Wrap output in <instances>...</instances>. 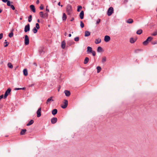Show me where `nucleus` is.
Instances as JSON below:
<instances>
[{
    "mask_svg": "<svg viewBox=\"0 0 157 157\" xmlns=\"http://www.w3.org/2000/svg\"><path fill=\"white\" fill-rule=\"evenodd\" d=\"M74 18L73 17L71 19L70 21H72L74 20Z\"/></svg>",
    "mask_w": 157,
    "mask_h": 157,
    "instance_id": "obj_62",
    "label": "nucleus"
},
{
    "mask_svg": "<svg viewBox=\"0 0 157 157\" xmlns=\"http://www.w3.org/2000/svg\"><path fill=\"white\" fill-rule=\"evenodd\" d=\"M114 12L113 8L112 7H110L109 8L107 11V14L108 16H111Z\"/></svg>",
    "mask_w": 157,
    "mask_h": 157,
    "instance_id": "obj_1",
    "label": "nucleus"
},
{
    "mask_svg": "<svg viewBox=\"0 0 157 157\" xmlns=\"http://www.w3.org/2000/svg\"><path fill=\"white\" fill-rule=\"evenodd\" d=\"M13 29H12L10 33L8 35V36L10 38H11L13 36Z\"/></svg>",
    "mask_w": 157,
    "mask_h": 157,
    "instance_id": "obj_31",
    "label": "nucleus"
},
{
    "mask_svg": "<svg viewBox=\"0 0 157 157\" xmlns=\"http://www.w3.org/2000/svg\"><path fill=\"white\" fill-rule=\"evenodd\" d=\"M104 50L100 46H99L97 49V51L98 52H103Z\"/></svg>",
    "mask_w": 157,
    "mask_h": 157,
    "instance_id": "obj_19",
    "label": "nucleus"
},
{
    "mask_svg": "<svg viewBox=\"0 0 157 157\" xmlns=\"http://www.w3.org/2000/svg\"><path fill=\"white\" fill-rule=\"evenodd\" d=\"M34 123V121L33 120H31L29 121V122L28 123L26 124L27 126H29L32 125Z\"/></svg>",
    "mask_w": 157,
    "mask_h": 157,
    "instance_id": "obj_25",
    "label": "nucleus"
},
{
    "mask_svg": "<svg viewBox=\"0 0 157 157\" xmlns=\"http://www.w3.org/2000/svg\"><path fill=\"white\" fill-rule=\"evenodd\" d=\"M79 17L81 19H82L84 18V12L83 10H82L79 15Z\"/></svg>",
    "mask_w": 157,
    "mask_h": 157,
    "instance_id": "obj_13",
    "label": "nucleus"
},
{
    "mask_svg": "<svg viewBox=\"0 0 157 157\" xmlns=\"http://www.w3.org/2000/svg\"><path fill=\"white\" fill-rule=\"evenodd\" d=\"M80 27L82 28H83L84 26V23L82 21H80Z\"/></svg>",
    "mask_w": 157,
    "mask_h": 157,
    "instance_id": "obj_40",
    "label": "nucleus"
},
{
    "mask_svg": "<svg viewBox=\"0 0 157 157\" xmlns=\"http://www.w3.org/2000/svg\"><path fill=\"white\" fill-rule=\"evenodd\" d=\"M89 60V59L88 57H86L84 60V64H86L88 62Z\"/></svg>",
    "mask_w": 157,
    "mask_h": 157,
    "instance_id": "obj_24",
    "label": "nucleus"
},
{
    "mask_svg": "<svg viewBox=\"0 0 157 157\" xmlns=\"http://www.w3.org/2000/svg\"><path fill=\"white\" fill-rule=\"evenodd\" d=\"M52 97H50L48 99L46 102V104H48V102L50 101H54V100L52 99Z\"/></svg>",
    "mask_w": 157,
    "mask_h": 157,
    "instance_id": "obj_23",
    "label": "nucleus"
},
{
    "mask_svg": "<svg viewBox=\"0 0 157 157\" xmlns=\"http://www.w3.org/2000/svg\"><path fill=\"white\" fill-rule=\"evenodd\" d=\"M6 2L7 5L9 6H10L11 5V3H13V2H11L10 0H8V2Z\"/></svg>",
    "mask_w": 157,
    "mask_h": 157,
    "instance_id": "obj_41",
    "label": "nucleus"
},
{
    "mask_svg": "<svg viewBox=\"0 0 157 157\" xmlns=\"http://www.w3.org/2000/svg\"><path fill=\"white\" fill-rule=\"evenodd\" d=\"M7 66L8 67L10 68H13V66L12 63H9L7 64Z\"/></svg>",
    "mask_w": 157,
    "mask_h": 157,
    "instance_id": "obj_34",
    "label": "nucleus"
},
{
    "mask_svg": "<svg viewBox=\"0 0 157 157\" xmlns=\"http://www.w3.org/2000/svg\"><path fill=\"white\" fill-rule=\"evenodd\" d=\"M101 67L100 66H98L97 67V72L98 73H99L101 70Z\"/></svg>",
    "mask_w": 157,
    "mask_h": 157,
    "instance_id": "obj_32",
    "label": "nucleus"
},
{
    "mask_svg": "<svg viewBox=\"0 0 157 157\" xmlns=\"http://www.w3.org/2000/svg\"><path fill=\"white\" fill-rule=\"evenodd\" d=\"M64 104L61 105V107L63 109H64L67 108L68 105V101L67 100L64 99Z\"/></svg>",
    "mask_w": 157,
    "mask_h": 157,
    "instance_id": "obj_6",
    "label": "nucleus"
},
{
    "mask_svg": "<svg viewBox=\"0 0 157 157\" xmlns=\"http://www.w3.org/2000/svg\"><path fill=\"white\" fill-rule=\"evenodd\" d=\"M37 22H38V23H40V20L39 19H38L37 20Z\"/></svg>",
    "mask_w": 157,
    "mask_h": 157,
    "instance_id": "obj_63",
    "label": "nucleus"
},
{
    "mask_svg": "<svg viewBox=\"0 0 157 157\" xmlns=\"http://www.w3.org/2000/svg\"><path fill=\"white\" fill-rule=\"evenodd\" d=\"M30 7L31 10L33 12H36V9L35 6L33 5H31L30 6Z\"/></svg>",
    "mask_w": 157,
    "mask_h": 157,
    "instance_id": "obj_15",
    "label": "nucleus"
},
{
    "mask_svg": "<svg viewBox=\"0 0 157 157\" xmlns=\"http://www.w3.org/2000/svg\"><path fill=\"white\" fill-rule=\"evenodd\" d=\"M142 30L141 29H140L137 31L136 33L138 35H140L142 33Z\"/></svg>",
    "mask_w": 157,
    "mask_h": 157,
    "instance_id": "obj_30",
    "label": "nucleus"
},
{
    "mask_svg": "<svg viewBox=\"0 0 157 157\" xmlns=\"http://www.w3.org/2000/svg\"><path fill=\"white\" fill-rule=\"evenodd\" d=\"M35 28H36L38 30L40 29V25L38 23H36V26L35 27Z\"/></svg>",
    "mask_w": 157,
    "mask_h": 157,
    "instance_id": "obj_42",
    "label": "nucleus"
},
{
    "mask_svg": "<svg viewBox=\"0 0 157 157\" xmlns=\"http://www.w3.org/2000/svg\"><path fill=\"white\" fill-rule=\"evenodd\" d=\"M58 5L59 6H61V7H62L63 6V5H60V2H59L58 4Z\"/></svg>",
    "mask_w": 157,
    "mask_h": 157,
    "instance_id": "obj_58",
    "label": "nucleus"
},
{
    "mask_svg": "<svg viewBox=\"0 0 157 157\" xmlns=\"http://www.w3.org/2000/svg\"><path fill=\"white\" fill-rule=\"evenodd\" d=\"M8 0H2V1L4 3H6V2H8Z\"/></svg>",
    "mask_w": 157,
    "mask_h": 157,
    "instance_id": "obj_57",
    "label": "nucleus"
},
{
    "mask_svg": "<svg viewBox=\"0 0 157 157\" xmlns=\"http://www.w3.org/2000/svg\"><path fill=\"white\" fill-rule=\"evenodd\" d=\"M90 53H92L93 56H95L96 55V52L94 51H93Z\"/></svg>",
    "mask_w": 157,
    "mask_h": 157,
    "instance_id": "obj_47",
    "label": "nucleus"
},
{
    "mask_svg": "<svg viewBox=\"0 0 157 157\" xmlns=\"http://www.w3.org/2000/svg\"><path fill=\"white\" fill-rule=\"evenodd\" d=\"M110 37L109 36L106 35L104 37V40L105 42H108L110 40Z\"/></svg>",
    "mask_w": 157,
    "mask_h": 157,
    "instance_id": "obj_10",
    "label": "nucleus"
},
{
    "mask_svg": "<svg viewBox=\"0 0 157 157\" xmlns=\"http://www.w3.org/2000/svg\"><path fill=\"white\" fill-rule=\"evenodd\" d=\"M36 4H38L39 3V0H37L36 2Z\"/></svg>",
    "mask_w": 157,
    "mask_h": 157,
    "instance_id": "obj_61",
    "label": "nucleus"
},
{
    "mask_svg": "<svg viewBox=\"0 0 157 157\" xmlns=\"http://www.w3.org/2000/svg\"><path fill=\"white\" fill-rule=\"evenodd\" d=\"M75 42L72 40H69L67 42V45L69 46H71L72 45L74 44Z\"/></svg>",
    "mask_w": 157,
    "mask_h": 157,
    "instance_id": "obj_14",
    "label": "nucleus"
},
{
    "mask_svg": "<svg viewBox=\"0 0 157 157\" xmlns=\"http://www.w3.org/2000/svg\"><path fill=\"white\" fill-rule=\"evenodd\" d=\"M10 7L13 10H15V7L13 5H11Z\"/></svg>",
    "mask_w": 157,
    "mask_h": 157,
    "instance_id": "obj_48",
    "label": "nucleus"
},
{
    "mask_svg": "<svg viewBox=\"0 0 157 157\" xmlns=\"http://www.w3.org/2000/svg\"><path fill=\"white\" fill-rule=\"evenodd\" d=\"M151 44H152L153 45H155V44H156V42L155 41L152 42H151Z\"/></svg>",
    "mask_w": 157,
    "mask_h": 157,
    "instance_id": "obj_59",
    "label": "nucleus"
},
{
    "mask_svg": "<svg viewBox=\"0 0 157 157\" xmlns=\"http://www.w3.org/2000/svg\"><path fill=\"white\" fill-rule=\"evenodd\" d=\"M4 96L3 94L1 95L0 96V100L2 98H4Z\"/></svg>",
    "mask_w": 157,
    "mask_h": 157,
    "instance_id": "obj_53",
    "label": "nucleus"
},
{
    "mask_svg": "<svg viewBox=\"0 0 157 157\" xmlns=\"http://www.w3.org/2000/svg\"><path fill=\"white\" fill-rule=\"evenodd\" d=\"M41 108H39L37 111V117H40L41 116Z\"/></svg>",
    "mask_w": 157,
    "mask_h": 157,
    "instance_id": "obj_8",
    "label": "nucleus"
},
{
    "mask_svg": "<svg viewBox=\"0 0 157 157\" xmlns=\"http://www.w3.org/2000/svg\"><path fill=\"white\" fill-rule=\"evenodd\" d=\"M90 33L88 31H86L85 32L84 36L85 37H87L90 35Z\"/></svg>",
    "mask_w": 157,
    "mask_h": 157,
    "instance_id": "obj_21",
    "label": "nucleus"
},
{
    "mask_svg": "<svg viewBox=\"0 0 157 157\" xmlns=\"http://www.w3.org/2000/svg\"><path fill=\"white\" fill-rule=\"evenodd\" d=\"M57 112L58 111L57 109H55L52 110V113L53 115H55L57 113Z\"/></svg>",
    "mask_w": 157,
    "mask_h": 157,
    "instance_id": "obj_20",
    "label": "nucleus"
},
{
    "mask_svg": "<svg viewBox=\"0 0 157 157\" xmlns=\"http://www.w3.org/2000/svg\"><path fill=\"white\" fill-rule=\"evenodd\" d=\"M67 18V17L66 14L63 13V15L62 19L64 21H65Z\"/></svg>",
    "mask_w": 157,
    "mask_h": 157,
    "instance_id": "obj_28",
    "label": "nucleus"
},
{
    "mask_svg": "<svg viewBox=\"0 0 157 157\" xmlns=\"http://www.w3.org/2000/svg\"><path fill=\"white\" fill-rule=\"evenodd\" d=\"M64 93L65 94V95L67 97H69L71 94L70 92L68 90H65L64 91Z\"/></svg>",
    "mask_w": 157,
    "mask_h": 157,
    "instance_id": "obj_17",
    "label": "nucleus"
},
{
    "mask_svg": "<svg viewBox=\"0 0 157 157\" xmlns=\"http://www.w3.org/2000/svg\"><path fill=\"white\" fill-rule=\"evenodd\" d=\"M34 84H32L29 85V87H32L33 86H34Z\"/></svg>",
    "mask_w": 157,
    "mask_h": 157,
    "instance_id": "obj_60",
    "label": "nucleus"
},
{
    "mask_svg": "<svg viewBox=\"0 0 157 157\" xmlns=\"http://www.w3.org/2000/svg\"><path fill=\"white\" fill-rule=\"evenodd\" d=\"M11 89L10 88H9L5 91L4 96V99L6 98L8 95L10 94Z\"/></svg>",
    "mask_w": 157,
    "mask_h": 157,
    "instance_id": "obj_2",
    "label": "nucleus"
},
{
    "mask_svg": "<svg viewBox=\"0 0 157 157\" xmlns=\"http://www.w3.org/2000/svg\"><path fill=\"white\" fill-rule=\"evenodd\" d=\"M3 34L1 33L0 34V40L3 37Z\"/></svg>",
    "mask_w": 157,
    "mask_h": 157,
    "instance_id": "obj_52",
    "label": "nucleus"
},
{
    "mask_svg": "<svg viewBox=\"0 0 157 157\" xmlns=\"http://www.w3.org/2000/svg\"><path fill=\"white\" fill-rule=\"evenodd\" d=\"M67 14L68 15H70L71 14L72 12H69V11H67Z\"/></svg>",
    "mask_w": 157,
    "mask_h": 157,
    "instance_id": "obj_54",
    "label": "nucleus"
},
{
    "mask_svg": "<svg viewBox=\"0 0 157 157\" xmlns=\"http://www.w3.org/2000/svg\"><path fill=\"white\" fill-rule=\"evenodd\" d=\"M142 51V50L141 49H136L135 50V53H138L140 51Z\"/></svg>",
    "mask_w": 157,
    "mask_h": 157,
    "instance_id": "obj_46",
    "label": "nucleus"
},
{
    "mask_svg": "<svg viewBox=\"0 0 157 157\" xmlns=\"http://www.w3.org/2000/svg\"><path fill=\"white\" fill-rule=\"evenodd\" d=\"M57 121V119L56 117H54L51 119V122L52 124L56 123Z\"/></svg>",
    "mask_w": 157,
    "mask_h": 157,
    "instance_id": "obj_11",
    "label": "nucleus"
},
{
    "mask_svg": "<svg viewBox=\"0 0 157 157\" xmlns=\"http://www.w3.org/2000/svg\"><path fill=\"white\" fill-rule=\"evenodd\" d=\"M44 48L43 47H40L39 48L38 51L40 55H42L44 53Z\"/></svg>",
    "mask_w": 157,
    "mask_h": 157,
    "instance_id": "obj_7",
    "label": "nucleus"
},
{
    "mask_svg": "<svg viewBox=\"0 0 157 157\" xmlns=\"http://www.w3.org/2000/svg\"><path fill=\"white\" fill-rule=\"evenodd\" d=\"M66 42L65 40H63L61 43V47L63 49H64L65 47Z\"/></svg>",
    "mask_w": 157,
    "mask_h": 157,
    "instance_id": "obj_18",
    "label": "nucleus"
},
{
    "mask_svg": "<svg viewBox=\"0 0 157 157\" xmlns=\"http://www.w3.org/2000/svg\"><path fill=\"white\" fill-rule=\"evenodd\" d=\"M157 35V31L154 32L151 35L153 36H155Z\"/></svg>",
    "mask_w": 157,
    "mask_h": 157,
    "instance_id": "obj_51",
    "label": "nucleus"
},
{
    "mask_svg": "<svg viewBox=\"0 0 157 157\" xmlns=\"http://www.w3.org/2000/svg\"><path fill=\"white\" fill-rule=\"evenodd\" d=\"M29 39L28 35H25V36L24 43L26 45H28L29 44Z\"/></svg>",
    "mask_w": 157,
    "mask_h": 157,
    "instance_id": "obj_4",
    "label": "nucleus"
},
{
    "mask_svg": "<svg viewBox=\"0 0 157 157\" xmlns=\"http://www.w3.org/2000/svg\"><path fill=\"white\" fill-rule=\"evenodd\" d=\"M79 38L78 36H76L74 39V40L75 42H78L79 41Z\"/></svg>",
    "mask_w": 157,
    "mask_h": 157,
    "instance_id": "obj_43",
    "label": "nucleus"
},
{
    "mask_svg": "<svg viewBox=\"0 0 157 157\" xmlns=\"http://www.w3.org/2000/svg\"><path fill=\"white\" fill-rule=\"evenodd\" d=\"M82 6H78L77 7V11L78 12H80L82 9Z\"/></svg>",
    "mask_w": 157,
    "mask_h": 157,
    "instance_id": "obj_35",
    "label": "nucleus"
},
{
    "mask_svg": "<svg viewBox=\"0 0 157 157\" xmlns=\"http://www.w3.org/2000/svg\"><path fill=\"white\" fill-rule=\"evenodd\" d=\"M9 43H10L9 42H8L6 40H5V42H4V44H6L4 45V47H7L8 45L9 44Z\"/></svg>",
    "mask_w": 157,
    "mask_h": 157,
    "instance_id": "obj_33",
    "label": "nucleus"
},
{
    "mask_svg": "<svg viewBox=\"0 0 157 157\" xmlns=\"http://www.w3.org/2000/svg\"><path fill=\"white\" fill-rule=\"evenodd\" d=\"M23 75L25 76H26L28 75V71L26 68L24 69L23 70Z\"/></svg>",
    "mask_w": 157,
    "mask_h": 157,
    "instance_id": "obj_22",
    "label": "nucleus"
},
{
    "mask_svg": "<svg viewBox=\"0 0 157 157\" xmlns=\"http://www.w3.org/2000/svg\"><path fill=\"white\" fill-rule=\"evenodd\" d=\"M128 2V0H124V4Z\"/></svg>",
    "mask_w": 157,
    "mask_h": 157,
    "instance_id": "obj_56",
    "label": "nucleus"
},
{
    "mask_svg": "<svg viewBox=\"0 0 157 157\" xmlns=\"http://www.w3.org/2000/svg\"><path fill=\"white\" fill-rule=\"evenodd\" d=\"M48 6H47L46 7V10L48 12H49V10L47 8H48Z\"/></svg>",
    "mask_w": 157,
    "mask_h": 157,
    "instance_id": "obj_55",
    "label": "nucleus"
},
{
    "mask_svg": "<svg viewBox=\"0 0 157 157\" xmlns=\"http://www.w3.org/2000/svg\"><path fill=\"white\" fill-rule=\"evenodd\" d=\"M39 8L40 10H43L44 9V6L42 4L41 5Z\"/></svg>",
    "mask_w": 157,
    "mask_h": 157,
    "instance_id": "obj_49",
    "label": "nucleus"
},
{
    "mask_svg": "<svg viewBox=\"0 0 157 157\" xmlns=\"http://www.w3.org/2000/svg\"><path fill=\"white\" fill-rule=\"evenodd\" d=\"M101 39L98 38V39H96L95 42L96 44H98L101 43Z\"/></svg>",
    "mask_w": 157,
    "mask_h": 157,
    "instance_id": "obj_27",
    "label": "nucleus"
},
{
    "mask_svg": "<svg viewBox=\"0 0 157 157\" xmlns=\"http://www.w3.org/2000/svg\"><path fill=\"white\" fill-rule=\"evenodd\" d=\"M32 15H30L28 17V21L29 22H31L32 20Z\"/></svg>",
    "mask_w": 157,
    "mask_h": 157,
    "instance_id": "obj_38",
    "label": "nucleus"
},
{
    "mask_svg": "<svg viewBox=\"0 0 157 157\" xmlns=\"http://www.w3.org/2000/svg\"><path fill=\"white\" fill-rule=\"evenodd\" d=\"M86 52L88 54L90 53L92 51V48L90 46H88L87 48Z\"/></svg>",
    "mask_w": 157,
    "mask_h": 157,
    "instance_id": "obj_12",
    "label": "nucleus"
},
{
    "mask_svg": "<svg viewBox=\"0 0 157 157\" xmlns=\"http://www.w3.org/2000/svg\"><path fill=\"white\" fill-rule=\"evenodd\" d=\"M30 30V24L28 23L27 25H26L24 28V32L25 33H27L29 32Z\"/></svg>",
    "mask_w": 157,
    "mask_h": 157,
    "instance_id": "obj_5",
    "label": "nucleus"
},
{
    "mask_svg": "<svg viewBox=\"0 0 157 157\" xmlns=\"http://www.w3.org/2000/svg\"><path fill=\"white\" fill-rule=\"evenodd\" d=\"M72 7L70 4H68L67 6L66 11L69 12H72Z\"/></svg>",
    "mask_w": 157,
    "mask_h": 157,
    "instance_id": "obj_9",
    "label": "nucleus"
},
{
    "mask_svg": "<svg viewBox=\"0 0 157 157\" xmlns=\"http://www.w3.org/2000/svg\"><path fill=\"white\" fill-rule=\"evenodd\" d=\"M40 15L41 17L44 18V14L43 12L42 11L40 12Z\"/></svg>",
    "mask_w": 157,
    "mask_h": 157,
    "instance_id": "obj_39",
    "label": "nucleus"
},
{
    "mask_svg": "<svg viewBox=\"0 0 157 157\" xmlns=\"http://www.w3.org/2000/svg\"><path fill=\"white\" fill-rule=\"evenodd\" d=\"M67 34V33H66V32H65V33H64V36H66Z\"/></svg>",
    "mask_w": 157,
    "mask_h": 157,
    "instance_id": "obj_64",
    "label": "nucleus"
},
{
    "mask_svg": "<svg viewBox=\"0 0 157 157\" xmlns=\"http://www.w3.org/2000/svg\"><path fill=\"white\" fill-rule=\"evenodd\" d=\"M152 37L151 36L148 37L145 41L143 42V44L144 45H147L148 43V42L151 41L152 39Z\"/></svg>",
    "mask_w": 157,
    "mask_h": 157,
    "instance_id": "obj_3",
    "label": "nucleus"
},
{
    "mask_svg": "<svg viewBox=\"0 0 157 157\" xmlns=\"http://www.w3.org/2000/svg\"><path fill=\"white\" fill-rule=\"evenodd\" d=\"M136 39H134L133 38H131L130 39V42L132 44H133L136 41Z\"/></svg>",
    "mask_w": 157,
    "mask_h": 157,
    "instance_id": "obj_29",
    "label": "nucleus"
},
{
    "mask_svg": "<svg viewBox=\"0 0 157 157\" xmlns=\"http://www.w3.org/2000/svg\"><path fill=\"white\" fill-rule=\"evenodd\" d=\"M106 61V58L105 57H104L102 58L101 62L102 63H104Z\"/></svg>",
    "mask_w": 157,
    "mask_h": 157,
    "instance_id": "obj_45",
    "label": "nucleus"
},
{
    "mask_svg": "<svg viewBox=\"0 0 157 157\" xmlns=\"http://www.w3.org/2000/svg\"><path fill=\"white\" fill-rule=\"evenodd\" d=\"M133 22V20L132 19L130 18L128 20L126 21V22L128 24H131Z\"/></svg>",
    "mask_w": 157,
    "mask_h": 157,
    "instance_id": "obj_26",
    "label": "nucleus"
},
{
    "mask_svg": "<svg viewBox=\"0 0 157 157\" xmlns=\"http://www.w3.org/2000/svg\"><path fill=\"white\" fill-rule=\"evenodd\" d=\"M101 21V20L100 19H98L96 21V24H98L100 23Z\"/></svg>",
    "mask_w": 157,
    "mask_h": 157,
    "instance_id": "obj_50",
    "label": "nucleus"
},
{
    "mask_svg": "<svg viewBox=\"0 0 157 157\" xmlns=\"http://www.w3.org/2000/svg\"><path fill=\"white\" fill-rule=\"evenodd\" d=\"M26 131V129H22L20 132V135H25Z\"/></svg>",
    "mask_w": 157,
    "mask_h": 157,
    "instance_id": "obj_16",
    "label": "nucleus"
},
{
    "mask_svg": "<svg viewBox=\"0 0 157 157\" xmlns=\"http://www.w3.org/2000/svg\"><path fill=\"white\" fill-rule=\"evenodd\" d=\"M44 18H46V19H47L48 16V13H46L44 14Z\"/></svg>",
    "mask_w": 157,
    "mask_h": 157,
    "instance_id": "obj_44",
    "label": "nucleus"
},
{
    "mask_svg": "<svg viewBox=\"0 0 157 157\" xmlns=\"http://www.w3.org/2000/svg\"><path fill=\"white\" fill-rule=\"evenodd\" d=\"M32 31L34 33H36L38 31V29L36 28H33Z\"/></svg>",
    "mask_w": 157,
    "mask_h": 157,
    "instance_id": "obj_37",
    "label": "nucleus"
},
{
    "mask_svg": "<svg viewBox=\"0 0 157 157\" xmlns=\"http://www.w3.org/2000/svg\"><path fill=\"white\" fill-rule=\"evenodd\" d=\"M26 88L25 87L23 88H16L14 89V90H25Z\"/></svg>",
    "mask_w": 157,
    "mask_h": 157,
    "instance_id": "obj_36",
    "label": "nucleus"
}]
</instances>
